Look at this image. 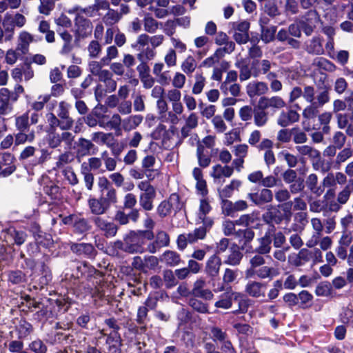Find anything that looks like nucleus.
Here are the masks:
<instances>
[{
	"mask_svg": "<svg viewBox=\"0 0 353 353\" xmlns=\"http://www.w3.org/2000/svg\"><path fill=\"white\" fill-rule=\"evenodd\" d=\"M265 263L264 256L255 254L250 259V268L245 272L246 279L256 276L261 279H272L274 276V268L263 265Z\"/></svg>",
	"mask_w": 353,
	"mask_h": 353,
	"instance_id": "nucleus-1",
	"label": "nucleus"
},
{
	"mask_svg": "<svg viewBox=\"0 0 353 353\" xmlns=\"http://www.w3.org/2000/svg\"><path fill=\"white\" fill-rule=\"evenodd\" d=\"M137 188L141 192L139 195V205L145 211H150L154 208V201L157 196L155 188L147 181H141Z\"/></svg>",
	"mask_w": 353,
	"mask_h": 353,
	"instance_id": "nucleus-2",
	"label": "nucleus"
},
{
	"mask_svg": "<svg viewBox=\"0 0 353 353\" xmlns=\"http://www.w3.org/2000/svg\"><path fill=\"white\" fill-rule=\"evenodd\" d=\"M238 79L237 72L230 70L228 72L225 80L220 85V90L225 95L230 94L234 97L241 95V85L236 83Z\"/></svg>",
	"mask_w": 353,
	"mask_h": 353,
	"instance_id": "nucleus-3",
	"label": "nucleus"
},
{
	"mask_svg": "<svg viewBox=\"0 0 353 353\" xmlns=\"http://www.w3.org/2000/svg\"><path fill=\"white\" fill-rule=\"evenodd\" d=\"M330 101V94L327 90L320 92L316 96V101L315 103H310L306 106L302 112L303 119H312L316 117L318 114V108L322 107Z\"/></svg>",
	"mask_w": 353,
	"mask_h": 353,
	"instance_id": "nucleus-4",
	"label": "nucleus"
},
{
	"mask_svg": "<svg viewBox=\"0 0 353 353\" xmlns=\"http://www.w3.org/2000/svg\"><path fill=\"white\" fill-rule=\"evenodd\" d=\"M76 39H82L91 35L93 25L92 21L83 15L77 14L74 20Z\"/></svg>",
	"mask_w": 353,
	"mask_h": 353,
	"instance_id": "nucleus-5",
	"label": "nucleus"
},
{
	"mask_svg": "<svg viewBox=\"0 0 353 353\" xmlns=\"http://www.w3.org/2000/svg\"><path fill=\"white\" fill-rule=\"evenodd\" d=\"M179 196L176 194H172L168 200L160 203L157 207V213L161 217H165L170 214L172 211H178L181 209Z\"/></svg>",
	"mask_w": 353,
	"mask_h": 353,
	"instance_id": "nucleus-6",
	"label": "nucleus"
},
{
	"mask_svg": "<svg viewBox=\"0 0 353 353\" xmlns=\"http://www.w3.org/2000/svg\"><path fill=\"white\" fill-rule=\"evenodd\" d=\"M352 193L353 182L344 186L343 188L338 192L336 201H332L329 203L328 210L333 212H339L341 206L347 203Z\"/></svg>",
	"mask_w": 353,
	"mask_h": 353,
	"instance_id": "nucleus-7",
	"label": "nucleus"
},
{
	"mask_svg": "<svg viewBox=\"0 0 353 353\" xmlns=\"http://www.w3.org/2000/svg\"><path fill=\"white\" fill-rule=\"evenodd\" d=\"M48 144L50 148H56L63 142L67 147L70 148L74 139V136L70 132L65 131L61 134L55 131L48 132Z\"/></svg>",
	"mask_w": 353,
	"mask_h": 353,
	"instance_id": "nucleus-8",
	"label": "nucleus"
},
{
	"mask_svg": "<svg viewBox=\"0 0 353 353\" xmlns=\"http://www.w3.org/2000/svg\"><path fill=\"white\" fill-rule=\"evenodd\" d=\"M125 252L130 254L143 253L144 252L143 244L141 236L131 232L125 237Z\"/></svg>",
	"mask_w": 353,
	"mask_h": 353,
	"instance_id": "nucleus-9",
	"label": "nucleus"
},
{
	"mask_svg": "<svg viewBox=\"0 0 353 353\" xmlns=\"http://www.w3.org/2000/svg\"><path fill=\"white\" fill-rule=\"evenodd\" d=\"M92 221L95 226L103 232L106 238H112L117 234L118 226L113 222L108 221L101 216L94 217Z\"/></svg>",
	"mask_w": 353,
	"mask_h": 353,
	"instance_id": "nucleus-10",
	"label": "nucleus"
},
{
	"mask_svg": "<svg viewBox=\"0 0 353 353\" xmlns=\"http://www.w3.org/2000/svg\"><path fill=\"white\" fill-rule=\"evenodd\" d=\"M191 293L194 296L206 301L212 300L214 297L212 291L206 288V282L203 278L198 279L194 282Z\"/></svg>",
	"mask_w": 353,
	"mask_h": 353,
	"instance_id": "nucleus-11",
	"label": "nucleus"
},
{
	"mask_svg": "<svg viewBox=\"0 0 353 353\" xmlns=\"http://www.w3.org/2000/svg\"><path fill=\"white\" fill-rule=\"evenodd\" d=\"M3 238L9 245H21L26 240L27 234L21 230H17L10 227L3 230Z\"/></svg>",
	"mask_w": 353,
	"mask_h": 353,
	"instance_id": "nucleus-12",
	"label": "nucleus"
},
{
	"mask_svg": "<svg viewBox=\"0 0 353 353\" xmlns=\"http://www.w3.org/2000/svg\"><path fill=\"white\" fill-rule=\"evenodd\" d=\"M274 232V227L272 225L265 232L263 236L257 239L258 246L255 249L256 254L263 256L269 254L271 251V243L272 241V236Z\"/></svg>",
	"mask_w": 353,
	"mask_h": 353,
	"instance_id": "nucleus-13",
	"label": "nucleus"
},
{
	"mask_svg": "<svg viewBox=\"0 0 353 353\" xmlns=\"http://www.w3.org/2000/svg\"><path fill=\"white\" fill-rule=\"evenodd\" d=\"M222 262L221 258L216 254L211 255L205 263V272L211 280H214L219 274Z\"/></svg>",
	"mask_w": 353,
	"mask_h": 353,
	"instance_id": "nucleus-14",
	"label": "nucleus"
},
{
	"mask_svg": "<svg viewBox=\"0 0 353 353\" xmlns=\"http://www.w3.org/2000/svg\"><path fill=\"white\" fill-rule=\"evenodd\" d=\"M266 284L256 281H250L245 285V292L253 298H263L265 296Z\"/></svg>",
	"mask_w": 353,
	"mask_h": 353,
	"instance_id": "nucleus-15",
	"label": "nucleus"
},
{
	"mask_svg": "<svg viewBox=\"0 0 353 353\" xmlns=\"http://www.w3.org/2000/svg\"><path fill=\"white\" fill-rule=\"evenodd\" d=\"M258 103L261 108H265V110L272 109L276 110L286 105L284 100L279 96H273L271 97H261Z\"/></svg>",
	"mask_w": 353,
	"mask_h": 353,
	"instance_id": "nucleus-16",
	"label": "nucleus"
},
{
	"mask_svg": "<svg viewBox=\"0 0 353 353\" xmlns=\"http://www.w3.org/2000/svg\"><path fill=\"white\" fill-rule=\"evenodd\" d=\"M246 93L250 98L262 96L268 93V84L263 81H254L246 85Z\"/></svg>",
	"mask_w": 353,
	"mask_h": 353,
	"instance_id": "nucleus-17",
	"label": "nucleus"
},
{
	"mask_svg": "<svg viewBox=\"0 0 353 353\" xmlns=\"http://www.w3.org/2000/svg\"><path fill=\"white\" fill-rule=\"evenodd\" d=\"M247 196L255 205H261L270 203L273 199V193L270 190L264 188L261 190L259 192L248 193Z\"/></svg>",
	"mask_w": 353,
	"mask_h": 353,
	"instance_id": "nucleus-18",
	"label": "nucleus"
},
{
	"mask_svg": "<svg viewBox=\"0 0 353 353\" xmlns=\"http://www.w3.org/2000/svg\"><path fill=\"white\" fill-rule=\"evenodd\" d=\"M77 148V157L78 158L94 154L95 150H97V148L90 140L83 137L78 139Z\"/></svg>",
	"mask_w": 353,
	"mask_h": 353,
	"instance_id": "nucleus-19",
	"label": "nucleus"
},
{
	"mask_svg": "<svg viewBox=\"0 0 353 353\" xmlns=\"http://www.w3.org/2000/svg\"><path fill=\"white\" fill-rule=\"evenodd\" d=\"M276 63L268 59H256L252 61V76L258 77L267 74Z\"/></svg>",
	"mask_w": 353,
	"mask_h": 353,
	"instance_id": "nucleus-20",
	"label": "nucleus"
},
{
	"mask_svg": "<svg viewBox=\"0 0 353 353\" xmlns=\"http://www.w3.org/2000/svg\"><path fill=\"white\" fill-rule=\"evenodd\" d=\"M121 339L118 332L110 333L104 347L107 353H121Z\"/></svg>",
	"mask_w": 353,
	"mask_h": 353,
	"instance_id": "nucleus-21",
	"label": "nucleus"
},
{
	"mask_svg": "<svg viewBox=\"0 0 353 353\" xmlns=\"http://www.w3.org/2000/svg\"><path fill=\"white\" fill-rule=\"evenodd\" d=\"M57 32L63 41L62 46L59 50V53L62 55H67L74 48L72 43L73 37L72 35L65 30L57 29Z\"/></svg>",
	"mask_w": 353,
	"mask_h": 353,
	"instance_id": "nucleus-22",
	"label": "nucleus"
},
{
	"mask_svg": "<svg viewBox=\"0 0 353 353\" xmlns=\"http://www.w3.org/2000/svg\"><path fill=\"white\" fill-rule=\"evenodd\" d=\"M169 243V235L164 231H159L156 235L154 241L148 245L147 250L150 253H155L160 248L168 246Z\"/></svg>",
	"mask_w": 353,
	"mask_h": 353,
	"instance_id": "nucleus-23",
	"label": "nucleus"
},
{
	"mask_svg": "<svg viewBox=\"0 0 353 353\" xmlns=\"http://www.w3.org/2000/svg\"><path fill=\"white\" fill-rule=\"evenodd\" d=\"M299 114L294 110L282 111L277 119V124L281 127H287L294 123L299 121Z\"/></svg>",
	"mask_w": 353,
	"mask_h": 353,
	"instance_id": "nucleus-24",
	"label": "nucleus"
},
{
	"mask_svg": "<svg viewBox=\"0 0 353 353\" xmlns=\"http://www.w3.org/2000/svg\"><path fill=\"white\" fill-rule=\"evenodd\" d=\"M71 223L77 232L83 233L91 228L87 219L77 215H70L65 218V223Z\"/></svg>",
	"mask_w": 353,
	"mask_h": 353,
	"instance_id": "nucleus-25",
	"label": "nucleus"
},
{
	"mask_svg": "<svg viewBox=\"0 0 353 353\" xmlns=\"http://www.w3.org/2000/svg\"><path fill=\"white\" fill-rule=\"evenodd\" d=\"M310 222L312 229L315 231V234L307 241L306 245L308 248H313L319 243V239H320L323 230V225L319 218H312Z\"/></svg>",
	"mask_w": 353,
	"mask_h": 353,
	"instance_id": "nucleus-26",
	"label": "nucleus"
},
{
	"mask_svg": "<svg viewBox=\"0 0 353 353\" xmlns=\"http://www.w3.org/2000/svg\"><path fill=\"white\" fill-rule=\"evenodd\" d=\"M199 124V116L195 112H191L185 118V124L181 128V134L183 138L188 137L192 130L195 129Z\"/></svg>",
	"mask_w": 353,
	"mask_h": 353,
	"instance_id": "nucleus-27",
	"label": "nucleus"
},
{
	"mask_svg": "<svg viewBox=\"0 0 353 353\" xmlns=\"http://www.w3.org/2000/svg\"><path fill=\"white\" fill-rule=\"evenodd\" d=\"M262 219L268 224H279L283 221V215L276 207L269 205L266 212L263 214Z\"/></svg>",
	"mask_w": 353,
	"mask_h": 353,
	"instance_id": "nucleus-28",
	"label": "nucleus"
},
{
	"mask_svg": "<svg viewBox=\"0 0 353 353\" xmlns=\"http://www.w3.org/2000/svg\"><path fill=\"white\" fill-rule=\"evenodd\" d=\"M70 250L78 255H85L92 257L95 255L96 250L94 246L90 243H72Z\"/></svg>",
	"mask_w": 353,
	"mask_h": 353,
	"instance_id": "nucleus-29",
	"label": "nucleus"
},
{
	"mask_svg": "<svg viewBox=\"0 0 353 353\" xmlns=\"http://www.w3.org/2000/svg\"><path fill=\"white\" fill-rule=\"evenodd\" d=\"M108 8V1L106 0H95L94 4L83 8L82 14L88 17H94L99 15V11Z\"/></svg>",
	"mask_w": 353,
	"mask_h": 353,
	"instance_id": "nucleus-30",
	"label": "nucleus"
},
{
	"mask_svg": "<svg viewBox=\"0 0 353 353\" xmlns=\"http://www.w3.org/2000/svg\"><path fill=\"white\" fill-rule=\"evenodd\" d=\"M88 206L92 214L95 215H101L105 214L109 207L108 204L104 202L103 199L101 198L96 199V198H90L88 200Z\"/></svg>",
	"mask_w": 353,
	"mask_h": 353,
	"instance_id": "nucleus-31",
	"label": "nucleus"
},
{
	"mask_svg": "<svg viewBox=\"0 0 353 353\" xmlns=\"http://www.w3.org/2000/svg\"><path fill=\"white\" fill-rule=\"evenodd\" d=\"M33 40V36L30 33L22 31L19 35L17 50L21 52L22 54H26L28 53L29 46Z\"/></svg>",
	"mask_w": 353,
	"mask_h": 353,
	"instance_id": "nucleus-32",
	"label": "nucleus"
},
{
	"mask_svg": "<svg viewBox=\"0 0 353 353\" xmlns=\"http://www.w3.org/2000/svg\"><path fill=\"white\" fill-rule=\"evenodd\" d=\"M305 183L310 192L316 196H320L324 192V188L319 185L318 176L314 173L307 176Z\"/></svg>",
	"mask_w": 353,
	"mask_h": 353,
	"instance_id": "nucleus-33",
	"label": "nucleus"
},
{
	"mask_svg": "<svg viewBox=\"0 0 353 353\" xmlns=\"http://www.w3.org/2000/svg\"><path fill=\"white\" fill-rule=\"evenodd\" d=\"M242 185V182L238 179H233L230 181V184L226 185L223 188L218 190L219 196L220 199H228L230 198L234 192L239 191L240 187Z\"/></svg>",
	"mask_w": 353,
	"mask_h": 353,
	"instance_id": "nucleus-34",
	"label": "nucleus"
},
{
	"mask_svg": "<svg viewBox=\"0 0 353 353\" xmlns=\"http://www.w3.org/2000/svg\"><path fill=\"white\" fill-rule=\"evenodd\" d=\"M243 257V253L240 251L239 246L234 243L229 249V253L227 255L224 263L230 265H238Z\"/></svg>",
	"mask_w": 353,
	"mask_h": 353,
	"instance_id": "nucleus-35",
	"label": "nucleus"
},
{
	"mask_svg": "<svg viewBox=\"0 0 353 353\" xmlns=\"http://www.w3.org/2000/svg\"><path fill=\"white\" fill-rule=\"evenodd\" d=\"M253 117L254 123L257 127L265 126L269 121L268 112H266L265 108H261L259 103L257 106L254 109Z\"/></svg>",
	"mask_w": 353,
	"mask_h": 353,
	"instance_id": "nucleus-36",
	"label": "nucleus"
},
{
	"mask_svg": "<svg viewBox=\"0 0 353 353\" xmlns=\"http://www.w3.org/2000/svg\"><path fill=\"white\" fill-rule=\"evenodd\" d=\"M234 172V168L231 166L225 165L222 166L220 164H217L212 167L211 176L214 179H219L222 177H230Z\"/></svg>",
	"mask_w": 353,
	"mask_h": 353,
	"instance_id": "nucleus-37",
	"label": "nucleus"
},
{
	"mask_svg": "<svg viewBox=\"0 0 353 353\" xmlns=\"http://www.w3.org/2000/svg\"><path fill=\"white\" fill-rule=\"evenodd\" d=\"M103 10H107V12L102 17V21L105 26L112 27L121 19V14L119 13V11L110 8L109 2L108 8Z\"/></svg>",
	"mask_w": 353,
	"mask_h": 353,
	"instance_id": "nucleus-38",
	"label": "nucleus"
},
{
	"mask_svg": "<svg viewBox=\"0 0 353 353\" xmlns=\"http://www.w3.org/2000/svg\"><path fill=\"white\" fill-rule=\"evenodd\" d=\"M296 150L300 154L308 156L311 161L321 159L320 151L310 145H298L296 147Z\"/></svg>",
	"mask_w": 353,
	"mask_h": 353,
	"instance_id": "nucleus-39",
	"label": "nucleus"
},
{
	"mask_svg": "<svg viewBox=\"0 0 353 353\" xmlns=\"http://www.w3.org/2000/svg\"><path fill=\"white\" fill-rule=\"evenodd\" d=\"M232 295L235 296L234 299L236 300L239 294L236 293L230 294L229 292H225L219 296V300L215 302L214 306L217 308L224 310L231 308L232 305Z\"/></svg>",
	"mask_w": 353,
	"mask_h": 353,
	"instance_id": "nucleus-40",
	"label": "nucleus"
},
{
	"mask_svg": "<svg viewBox=\"0 0 353 353\" xmlns=\"http://www.w3.org/2000/svg\"><path fill=\"white\" fill-rule=\"evenodd\" d=\"M161 261L169 266L178 265L181 262L180 254L172 250L165 251L161 256Z\"/></svg>",
	"mask_w": 353,
	"mask_h": 353,
	"instance_id": "nucleus-41",
	"label": "nucleus"
},
{
	"mask_svg": "<svg viewBox=\"0 0 353 353\" xmlns=\"http://www.w3.org/2000/svg\"><path fill=\"white\" fill-rule=\"evenodd\" d=\"M197 67V62L196 59L191 55L188 56L181 63V70L190 77L196 70Z\"/></svg>",
	"mask_w": 353,
	"mask_h": 353,
	"instance_id": "nucleus-42",
	"label": "nucleus"
},
{
	"mask_svg": "<svg viewBox=\"0 0 353 353\" xmlns=\"http://www.w3.org/2000/svg\"><path fill=\"white\" fill-rule=\"evenodd\" d=\"M144 30L148 33H154L159 28V23L149 13L143 19Z\"/></svg>",
	"mask_w": 353,
	"mask_h": 353,
	"instance_id": "nucleus-43",
	"label": "nucleus"
},
{
	"mask_svg": "<svg viewBox=\"0 0 353 353\" xmlns=\"http://www.w3.org/2000/svg\"><path fill=\"white\" fill-rule=\"evenodd\" d=\"M196 157L199 165L202 168L208 167L211 162L210 157L205 153L204 146L201 143L197 144Z\"/></svg>",
	"mask_w": 353,
	"mask_h": 353,
	"instance_id": "nucleus-44",
	"label": "nucleus"
},
{
	"mask_svg": "<svg viewBox=\"0 0 353 353\" xmlns=\"http://www.w3.org/2000/svg\"><path fill=\"white\" fill-rule=\"evenodd\" d=\"M38 30L41 33L46 34V40L48 43H53L55 41L54 32L50 29V23L48 21H41L38 27Z\"/></svg>",
	"mask_w": 353,
	"mask_h": 353,
	"instance_id": "nucleus-45",
	"label": "nucleus"
},
{
	"mask_svg": "<svg viewBox=\"0 0 353 353\" xmlns=\"http://www.w3.org/2000/svg\"><path fill=\"white\" fill-rule=\"evenodd\" d=\"M254 237V232L250 228L245 230H239L236 233V238L239 239V243L246 245L249 243Z\"/></svg>",
	"mask_w": 353,
	"mask_h": 353,
	"instance_id": "nucleus-46",
	"label": "nucleus"
},
{
	"mask_svg": "<svg viewBox=\"0 0 353 353\" xmlns=\"http://www.w3.org/2000/svg\"><path fill=\"white\" fill-rule=\"evenodd\" d=\"M307 51L314 54H322L324 50L320 38H312L307 44Z\"/></svg>",
	"mask_w": 353,
	"mask_h": 353,
	"instance_id": "nucleus-47",
	"label": "nucleus"
},
{
	"mask_svg": "<svg viewBox=\"0 0 353 353\" xmlns=\"http://www.w3.org/2000/svg\"><path fill=\"white\" fill-rule=\"evenodd\" d=\"M194 79L195 81L192 86V94L197 95L202 92L205 85L206 80L205 77L203 75L202 73L198 72L196 73L194 76Z\"/></svg>",
	"mask_w": 353,
	"mask_h": 353,
	"instance_id": "nucleus-48",
	"label": "nucleus"
},
{
	"mask_svg": "<svg viewBox=\"0 0 353 353\" xmlns=\"http://www.w3.org/2000/svg\"><path fill=\"white\" fill-rule=\"evenodd\" d=\"M198 297H192L189 300L190 306L195 311L202 313V314H208V304L203 303L202 301L197 299Z\"/></svg>",
	"mask_w": 353,
	"mask_h": 353,
	"instance_id": "nucleus-49",
	"label": "nucleus"
},
{
	"mask_svg": "<svg viewBox=\"0 0 353 353\" xmlns=\"http://www.w3.org/2000/svg\"><path fill=\"white\" fill-rule=\"evenodd\" d=\"M188 243H194L199 239H203L206 235V228L201 227L194 230L192 232L185 234Z\"/></svg>",
	"mask_w": 353,
	"mask_h": 353,
	"instance_id": "nucleus-50",
	"label": "nucleus"
},
{
	"mask_svg": "<svg viewBox=\"0 0 353 353\" xmlns=\"http://www.w3.org/2000/svg\"><path fill=\"white\" fill-rule=\"evenodd\" d=\"M92 140L99 144H105L110 146V139L112 138L111 133H104L103 132H94L92 134Z\"/></svg>",
	"mask_w": 353,
	"mask_h": 353,
	"instance_id": "nucleus-51",
	"label": "nucleus"
},
{
	"mask_svg": "<svg viewBox=\"0 0 353 353\" xmlns=\"http://www.w3.org/2000/svg\"><path fill=\"white\" fill-rule=\"evenodd\" d=\"M142 121L143 117L141 115L130 116L123 121V128L126 130L134 129Z\"/></svg>",
	"mask_w": 353,
	"mask_h": 353,
	"instance_id": "nucleus-52",
	"label": "nucleus"
},
{
	"mask_svg": "<svg viewBox=\"0 0 353 353\" xmlns=\"http://www.w3.org/2000/svg\"><path fill=\"white\" fill-rule=\"evenodd\" d=\"M101 199L108 204L109 208L111 205L117 204L118 203V196L116 189L113 186L110 188H109V189L105 190L104 197H101Z\"/></svg>",
	"mask_w": 353,
	"mask_h": 353,
	"instance_id": "nucleus-53",
	"label": "nucleus"
},
{
	"mask_svg": "<svg viewBox=\"0 0 353 353\" xmlns=\"http://www.w3.org/2000/svg\"><path fill=\"white\" fill-rule=\"evenodd\" d=\"M15 125L17 130L20 132L28 130L30 127L28 113H24L23 114L17 117L15 119Z\"/></svg>",
	"mask_w": 353,
	"mask_h": 353,
	"instance_id": "nucleus-54",
	"label": "nucleus"
},
{
	"mask_svg": "<svg viewBox=\"0 0 353 353\" xmlns=\"http://www.w3.org/2000/svg\"><path fill=\"white\" fill-rule=\"evenodd\" d=\"M119 57V50L115 46H110L106 48V54L101 59L104 65H108L112 59Z\"/></svg>",
	"mask_w": 353,
	"mask_h": 353,
	"instance_id": "nucleus-55",
	"label": "nucleus"
},
{
	"mask_svg": "<svg viewBox=\"0 0 353 353\" xmlns=\"http://www.w3.org/2000/svg\"><path fill=\"white\" fill-rule=\"evenodd\" d=\"M163 280L165 287L171 288L177 284V280L175 278V274L171 270H165L163 272Z\"/></svg>",
	"mask_w": 353,
	"mask_h": 353,
	"instance_id": "nucleus-56",
	"label": "nucleus"
},
{
	"mask_svg": "<svg viewBox=\"0 0 353 353\" xmlns=\"http://www.w3.org/2000/svg\"><path fill=\"white\" fill-rule=\"evenodd\" d=\"M121 123V118L119 114H114L112 116L109 121L105 125L103 122L100 121L99 125L102 128H109L110 129L117 130L119 129Z\"/></svg>",
	"mask_w": 353,
	"mask_h": 353,
	"instance_id": "nucleus-57",
	"label": "nucleus"
},
{
	"mask_svg": "<svg viewBox=\"0 0 353 353\" xmlns=\"http://www.w3.org/2000/svg\"><path fill=\"white\" fill-rule=\"evenodd\" d=\"M353 154V151L350 148H345L341 150L336 155L335 163L341 165L343 163L349 159Z\"/></svg>",
	"mask_w": 353,
	"mask_h": 353,
	"instance_id": "nucleus-58",
	"label": "nucleus"
},
{
	"mask_svg": "<svg viewBox=\"0 0 353 353\" xmlns=\"http://www.w3.org/2000/svg\"><path fill=\"white\" fill-rule=\"evenodd\" d=\"M102 161H103L106 170L112 172L116 169L117 161L115 159L109 157L107 151H103L101 154Z\"/></svg>",
	"mask_w": 353,
	"mask_h": 353,
	"instance_id": "nucleus-59",
	"label": "nucleus"
},
{
	"mask_svg": "<svg viewBox=\"0 0 353 353\" xmlns=\"http://www.w3.org/2000/svg\"><path fill=\"white\" fill-rule=\"evenodd\" d=\"M212 208L209 203V201L206 199H202L200 201L198 217L201 221H204L205 216L208 214Z\"/></svg>",
	"mask_w": 353,
	"mask_h": 353,
	"instance_id": "nucleus-60",
	"label": "nucleus"
},
{
	"mask_svg": "<svg viewBox=\"0 0 353 353\" xmlns=\"http://www.w3.org/2000/svg\"><path fill=\"white\" fill-rule=\"evenodd\" d=\"M156 55L157 52L155 51V48H153L152 46H148L137 54V58L139 61H143V59L147 61H150L154 59Z\"/></svg>",
	"mask_w": 353,
	"mask_h": 353,
	"instance_id": "nucleus-61",
	"label": "nucleus"
},
{
	"mask_svg": "<svg viewBox=\"0 0 353 353\" xmlns=\"http://www.w3.org/2000/svg\"><path fill=\"white\" fill-rule=\"evenodd\" d=\"M89 56L92 58H97L101 52V46L97 40L91 41L88 46Z\"/></svg>",
	"mask_w": 353,
	"mask_h": 353,
	"instance_id": "nucleus-62",
	"label": "nucleus"
},
{
	"mask_svg": "<svg viewBox=\"0 0 353 353\" xmlns=\"http://www.w3.org/2000/svg\"><path fill=\"white\" fill-rule=\"evenodd\" d=\"M315 88L312 85H305L303 90V97L305 101L307 103H315L314 99H316L315 97Z\"/></svg>",
	"mask_w": 353,
	"mask_h": 353,
	"instance_id": "nucleus-63",
	"label": "nucleus"
},
{
	"mask_svg": "<svg viewBox=\"0 0 353 353\" xmlns=\"http://www.w3.org/2000/svg\"><path fill=\"white\" fill-rule=\"evenodd\" d=\"M211 338L215 342L221 343L227 339V334L218 327H212L210 329Z\"/></svg>",
	"mask_w": 353,
	"mask_h": 353,
	"instance_id": "nucleus-64",
	"label": "nucleus"
}]
</instances>
